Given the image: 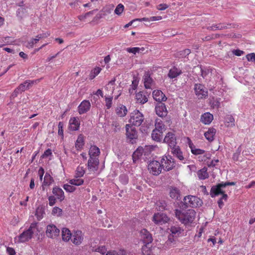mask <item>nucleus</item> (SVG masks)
Returning a JSON list of instances; mask_svg holds the SVG:
<instances>
[{
    "label": "nucleus",
    "instance_id": "obj_1",
    "mask_svg": "<svg viewBox=\"0 0 255 255\" xmlns=\"http://www.w3.org/2000/svg\"><path fill=\"white\" fill-rule=\"evenodd\" d=\"M235 185L234 182H222L212 187L210 192V195L212 197H215L220 194L222 195V197L218 201L220 208H222L224 205L223 200L226 201L227 200L228 196L225 193L230 191L228 187L230 185Z\"/></svg>",
    "mask_w": 255,
    "mask_h": 255
},
{
    "label": "nucleus",
    "instance_id": "obj_2",
    "mask_svg": "<svg viewBox=\"0 0 255 255\" xmlns=\"http://www.w3.org/2000/svg\"><path fill=\"white\" fill-rule=\"evenodd\" d=\"M176 217L183 224L188 225L192 223L196 217V212L193 209H189L185 212L176 209L175 210Z\"/></svg>",
    "mask_w": 255,
    "mask_h": 255
},
{
    "label": "nucleus",
    "instance_id": "obj_3",
    "mask_svg": "<svg viewBox=\"0 0 255 255\" xmlns=\"http://www.w3.org/2000/svg\"><path fill=\"white\" fill-rule=\"evenodd\" d=\"M37 231V224L35 223H32L28 230L23 232L18 237V242L24 243L28 241Z\"/></svg>",
    "mask_w": 255,
    "mask_h": 255
},
{
    "label": "nucleus",
    "instance_id": "obj_4",
    "mask_svg": "<svg viewBox=\"0 0 255 255\" xmlns=\"http://www.w3.org/2000/svg\"><path fill=\"white\" fill-rule=\"evenodd\" d=\"M144 120L143 115L138 110H135L130 113L128 122L131 126L139 127L143 122Z\"/></svg>",
    "mask_w": 255,
    "mask_h": 255
},
{
    "label": "nucleus",
    "instance_id": "obj_5",
    "mask_svg": "<svg viewBox=\"0 0 255 255\" xmlns=\"http://www.w3.org/2000/svg\"><path fill=\"white\" fill-rule=\"evenodd\" d=\"M183 203L186 207L196 208L201 206L203 202L200 198L196 196L188 195L184 198Z\"/></svg>",
    "mask_w": 255,
    "mask_h": 255
},
{
    "label": "nucleus",
    "instance_id": "obj_6",
    "mask_svg": "<svg viewBox=\"0 0 255 255\" xmlns=\"http://www.w3.org/2000/svg\"><path fill=\"white\" fill-rule=\"evenodd\" d=\"M162 169L165 171H169L175 167L174 159L170 156H164L160 160Z\"/></svg>",
    "mask_w": 255,
    "mask_h": 255
},
{
    "label": "nucleus",
    "instance_id": "obj_7",
    "mask_svg": "<svg viewBox=\"0 0 255 255\" xmlns=\"http://www.w3.org/2000/svg\"><path fill=\"white\" fill-rule=\"evenodd\" d=\"M162 169L161 162L152 160L148 165V169L153 175H158L161 173Z\"/></svg>",
    "mask_w": 255,
    "mask_h": 255
},
{
    "label": "nucleus",
    "instance_id": "obj_8",
    "mask_svg": "<svg viewBox=\"0 0 255 255\" xmlns=\"http://www.w3.org/2000/svg\"><path fill=\"white\" fill-rule=\"evenodd\" d=\"M169 218L165 214L157 213L154 214L152 217V221L156 225H162L167 223L169 221Z\"/></svg>",
    "mask_w": 255,
    "mask_h": 255
},
{
    "label": "nucleus",
    "instance_id": "obj_9",
    "mask_svg": "<svg viewBox=\"0 0 255 255\" xmlns=\"http://www.w3.org/2000/svg\"><path fill=\"white\" fill-rule=\"evenodd\" d=\"M126 136L128 139L130 141L137 138V131L135 127L130 124H127L126 126Z\"/></svg>",
    "mask_w": 255,
    "mask_h": 255
},
{
    "label": "nucleus",
    "instance_id": "obj_10",
    "mask_svg": "<svg viewBox=\"0 0 255 255\" xmlns=\"http://www.w3.org/2000/svg\"><path fill=\"white\" fill-rule=\"evenodd\" d=\"M148 151L147 147L145 148H143L141 147H138L132 154L133 162L136 163L138 159L143 158V155L144 156L146 154L148 155Z\"/></svg>",
    "mask_w": 255,
    "mask_h": 255
},
{
    "label": "nucleus",
    "instance_id": "obj_11",
    "mask_svg": "<svg viewBox=\"0 0 255 255\" xmlns=\"http://www.w3.org/2000/svg\"><path fill=\"white\" fill-rule=\"evenodd\" d=\"M194 89L196 95L199 99L205 98L208 96V91L204 85L200 84H196L194 85Z\"/></svg>",
    "mask_w": 255,
    "mask_h": 255
},
{
    "label": "nucleus",
    "instance_id": "obj_12",
    "mask_svg": "<svg viewBox=\"0 0 255 255\" xmlns=\"http://www.w3.org/2000/svg\"><path fill=\"white\" fill-rule=\"evenodd\" d=\"M164 142L166 143L170 148L177 146L176 136L174 132H168L164 138Z\"/></svg>",
    "mask_w": 255,
    "mask_h": 255
},
{
    "label": "nucleus",
    "instance_id": "obj_13",
    "mask_svg": "<svg viewBox=\"0 0 255 255\" xmlns=\"http://www.w3.org/2000/svg\"><path fill=\"white\" fill-rule=\"evenodd\" d=\"M60 233L59 230L54 225H49L47 226L46 236L50 238H55Z\"/></svg>",
    "mask_w": 255,
    "mask_h": 255
},
{
    "label": "nucleus",
    "instance_id": "obj_14",
    "mask_svg": "<svg viewBox=\"0 0 255 255\" xmlns=\"http://www.w3.org/2000/svg\"><path fill=\"white\" fill-rule=\"evenodd\" d=\"M156 114L160 117H165L167 115V111L165 104L160 102L158 103L155 108Z\"/></svg>",
    "mask_w": 255,
    "mask_h": 255
},
{
    "label": "nucleus",
    "instance_id": "obj_15",
    "mask_svg": "<svg viewBox=\"0 0 255 255\" xmlns=\"http://www.w3.org/2000/svg\"><path fill=\"white\" fill-rule=\"evenodd\" d=\"M72 243L75 245H80L83 240V235L81 231L77 230L73 233L71 239Z\"/></svg>",
    "mask_w": 255,
    "mask_h": 255
},
{
    "label": "nucleus",
    "instance_id": "obj_16",
    "mask_svg": "<svg viewBox=\"0 0 255 255\" xmlns=\"http://www.w3.org/2000/svg\"><path fill=\"white\" fill-rule=\"evenodd\" d=\"M153 99L158 103L166 101L167 98L163 93L159 90H154L152 92Z\"/></svg>",
    "mask_w": 255,
    "mask_h": 255
},
{
    "label": "nucleus",
    "instance_id": "obj_17",
    "mask_svg": "<svg viewBox=\"0 0 255 255\" xmlns=\"http://www.w3.org/2000/svg\"><path fill=\"white\" fill-rule=\"evenodd\" d=\"M141 237L143 242L146 245L151 243L152 241V238L150 233L146 229H142L140 232Z\"/></svg>",
    "mask_w": 255,
    "mask_h": 255
},
{
    "label": "nucleus",
    "instance_id": "obj_18",
    "mask_svg": "<svg viewBox=\"0 0 255 255\" xmlns=\"http://www.w3.org/2000/svg\"><path fill=\"white\" fill-rule=\"evenodd\" d=\"M91 104L89 101H83L78 107V112L80 115L87 113L90 109Z\"/></svg>",
    "mask_w": 255,
    "mask_h": 255
},
{
    "label": "nucleus",
    "instance_id": "obj_19",
    "mask_svg": "<svg viewBox=\"0 0 255 255\" xmlns=\"http://www.w3.org/2000/svg\"><path fill=\"white\" fill-rule=\"evenodd\" d=\"M80 121L76 117L71 118L69 120V129L72 131H76L79 129L80 127Z\"/></svg>",
    "mask_w": 255,
    "mask_h": 255
},
{
    "label": "nucleus",
    "instance_id": "obj_20",
    "mask_svg": "<svg viewBox=\"0 0 255 255\" xmlns=\"http://www.w3.org/2000/svg\"><path fill=\"white\" fill-rule=\"evenodd\" d=\"M52 193L56 197V198L60 202L63 201L65 199L64 191L59 187H54L52 189Z\"/></svg>",
    "mask_w": 255,
    "mask_h": 255
},
{
    "label": "nucleus",
    "instance_id": "obj_21",
    "mask_svg": "<svg viewBox=\"0 0 255 255\" xmlns=\"http://www.w3.org/2000/svg\"><path fill=\"white\" fill-rule=\"evenodd\" d=\"M49 35V33H44L37 35L35 38H32L29 42H28L27 47L28 48H32L33 45L36 43L40 39L46 38Z\"/></svg>",
    "mask_w": 255,
    "mask_h": 255
},
{
    "label": "nucleus",
    "instance_id": "obj_22",
    "mask_svg": "<svg viewBox=\"0 0 255 255\" xmlns=\"http://www.w3.org/2000/svg\"><path fill=\"white\" fill-rule=\"evenodd\" d=\"M99 164L98 158H89L88 161V169L92 171H94L97 170L98 165Z\"/></svg>",
    "mask_w": 255,
    "mask_h": 255
},
{
    "label": "nucleus",
    "instance_id": "obj_23",
    "mask_svg": "<svg viewBox=\"0 0 255 255\" xmlns=\"http://www.w3.org/2000/svg\"><path fill=\"white\" fill-rule=\"evenodd\" d=\"M171 152L174 156H176L180 161L184 160L183 153L179 146H176L171 148Z\"/></svg>",
    "mask_w": 255,
    "mask_h": 255
},
{
    "label": "nucleus",
    "instance_id": "obj_24",
    "mask_svg": "<svg viewBox=\"0 0 255 255\" xmlns=\"http://www.w3.org/2000/svg\"><path fill=\"white\" fill-rule=\"evenodd\" d=\"M231 25V23H219L218 24H213L211 26H208L207 29L209 30L214 31L216 30H222L229 28L228 26Z\"/></svg>",
    "mask_w": 255,
    "mask_h": 255
},
{
    "label": "nucleus",
    "instance_id": "obj_25",
    "mask_svg": "<svg viewBox=\"0 0 255 255\" xmlns=\"http://www.w3.org/2000/svg\"><path fill=\"white\" fill-rule=\"evenodd\" d=\"M100 153V149L96 145L91 146L89 151L90 158H98Z\"/></svg>",
    "mask_w": 255,
    "mask_h": 255
},
{
    "label": "nucleus",
    "instance_id": "obj_26",
    "mask_svg": "<svg viewBox=\"0 0 255 255\" xmlns=\"http://www.w3.org/2000/svg\"><path fill=\"white\" fill-rule=\"evenodd\" d=\"M213 120V116L209 113H204L201 117V121L206 125L210 124Z\"/></svg>",
    "mask_w": 255,
    "mask_h": 255
},
{
    "label": "nucleus",
    "instance_id": "obj_27",
    "mask_svg": "<svg viewBox=\"0 0 255 255\" xmlns=\"http://www.w3.org/2000/svg\"><path fill=\"white\" fill-rule=\"evenodd\" d=\"M62 240L67 242L71 240L72 238V234L71 231L68 228H63L62 230Z\"/></svg>",
    "mask_w": 255,
    "mask_h": 255
},
{
    "label": "nucleus",
    "instance_id": "obj_28",
    "mask_svg": "<svg viewBox=\"0 0 255 255\" xmlns=\"http://www.w3.org/2000/svg\"><path fill=\"white\" fill-rule=\"evenodd\" d=\"M216 132V129L213 128H209L207 131L204 133L206 138L209 141L214 140V136Z\"/></svg>",
    "mask_w": 255,
    "mask_h": 255
},
{
    "label": "nucleus",
    "instance_id": "obj_29",
    "mask_svg": "<svg viewBox=\"0 0 255 255\" xmlns=\"http://www.w3.org/2000/svg\"><path fill=\"white\" fill-rule=\"evenodd\" d=\"M81 176H74V178L69 180V183L75 186H80L84 183V180L81 178Z\"/></svg>",
    "mask_w": 255,
    "mask_h": 255
},
{
    "label": "nucleus",
    "instance_id": "obj_30",
    "mask_svg": "<svg viewBox=\"0 0 255 255\" xmlns=\"http://www.w3.org/2000/svg\"><path fill=\"white\" fill-rule=\"evenodd\" d=\"M135 99L137 102L141 104H144L147 102V98L144 95L142 92H139L136 94Z\"/></svg>",
    "mask_w": 255,
    "mask_h": 255
},
{
    "label": "nucleus",
    "instance_id": "obj_31",
    "mask_svg": "<svg viewBox=\"0 0 255 255\" xmlns=\"http://www.w3.org/2000/svg\"><path fill=\"white\" fill-rule=\"evenodd\" d=\"M33 83V81L30 80H26L23 83H21L17 87L20 92H24L25 90L28 89Z\"/></svg>",
    "mask_w": 255,
    "mask_h": 255
},
{
    "label": "nucleus",
    "instance_id": "obj_32",
    "mask_svg": "<svg viewBox=\"0 0 255 255\" xmlns=\"http://www.w3.org/2000/svg\"><path fill=\"white\" fill-rule=\"evenodd\" d=\"M163 132L159 130H153L151 133V137L153 140L156 141H160L162 138Z\"/></svg>",
    "mask_w": 255,
    "mask_h": 255
},
{
    "label": "nucleus",
    "instance_id": "obj_33",
    "mask_svg": "<svg viewBox=\"0 0 255 255\" xmlns=\"http://www.w3.org/2000/svg\"><path fill=\"white\" fill-rule=\"evenodd\" d=\"M181 74V71L180 70L178 69L176 67H173L169 70L168 76L169 78L173 79L177 77Z\"/></svg>",
    "mask_w": 255,
    "mask_h": 255
},
{
    "label": "nucleus",
    "instance_id": "obj_34",
    "mask_svg": "<svg viewBox=\"0 0 255 255\" xmlns=\"http://www.w3.org/2000/svg\"><path fill=\"white\" fill-rule=\"evenodd\" d=\"M169 195L172 199L178 200L180 195V191L177 188L172 187L170 189Z\"/></svg>",
    "mask_w": 255,
    "mask_h": 255
},
{
    "label": "nucleus",
    "instance_id": "obj_35",
    "mask_svg": "<svg viewBox=\"0 0 255 255\" xmlns=\"http://www.w3.org/2000/svg\"><path fill=\"white\" fill-rule=\"evenodd\" d=\"M128 112V110L126 106L121 105L116 110V113L121 117H125Z\"/></svg>",
    "mask_w": 255,
    "mask_h": 255
},
{
    "label": "nucleus",
    "instance_id": "obj_36",
    "mask_svg": "<svg viewBox=\"0 0 255 255\" xmlns=\"http://www.w3.org/2000/svg\"><path fill=\"white\" fill-rule=\"evenodd\" d=\"M143 79L145 88L146 89L151 88V85L153 80L150 76L148 74H147L144 75Z\"/></svg>",
    "mask_w": 255,
    "mask_h": 255
},
{
    "label": "nucleus",
    "instance_id": "obj_37",
    "mask_svg": "<svg viewBox=\"0 0 255 255\" xmlns=\"http://www.w3.org/2000/svg\"><path fill=\"white\" fill-rule=\"evenodd\" d=\"M44 214V209L41 206L38 207L36 210L35 214V215L36 216L37 219L38 220L42 219Z\"/></svg>",
    "mask_w": 255,
    "mask_h": 255
},
{
    "label": "nucleus",
    "instance_id": "obj_38",
    "mask_svg": "<svg viewBox=\"0 0 255 255\" xmlns=\"http://www.w3.org/2000/svg\"><path fill=\"white\" fill-rule=\"evenodd\" d=\"M84 144L83 136L80 134L78 136L75 143V147L77 149H81Z\"/></svg>",
    "mask_w": 255,
    "mask_h": 255
},
{
    "label": "nucleus",
    "instance_id": "obj_39",
    "mask_svg": "<svg viewBox=\"0 0 255 255\" xmlns=\"http://www.w3.org/2000/svg\"><path fill=\"white\" fill-rule=\"evenodd\" d=\"M155 127V128L154 130H159V131L163 132V131L165 129V126L162 123V122L159 119L156 120Z\"/></svg>",
    "mask_w": 255,
    "mask_h": 255
},
{
    "label": "nucleus",
    "instance_id": "obj_40",
    "mask_svg": "<svg viewBox=\"0 0 255 255\" xmlns=\"http://www.w3.org/2000/svg\"><path fill=\"white\" fill-rule=\"evenodd\" d=\"M170 232L173 236H179L183 231L179 226H172L170 228Z\"/></svg>",
    "mask_w": 255,
    "mask_h": 255
},
{
    "label": "nucleus",
    "instance_id": "obj_41",
    "mask_svg": "<svg viewBox=\"0 0 255 255\" xmlns=\"http://www.w3.org/2000/svg\"><path fill=\"white\" fill-rule=\"evenodd\" d=\"M175 240L173 237H169L168 240L165 243V247L170 248L174 247Z\"/></svg>",
    "mask_w": 255,
    "mask_h": 255
},
{
    "label": "nucleus",
    "instance_id": "obj_42",
    "mask_svg": "<svg viewBox=\"0 0 255 255\" xmlns=\"http://www.w3.org/2000/svg\"><path fill=\"white\" fill-rule=\"evenodd\" d=\"M220 98L216 99L213 98L212 100L210 101V104L211 107L213 108L218 109L220 106Z\"/></svg>",
    "mask_w": 255,
    "mask_h": 255
},
{
    "label": "nucleus",
    "instance_id": "obj_43",
    "mask_svg": "<svg viewBox=\"0 0 255 255\" xmlns=\"http://www.w3.org/2000/svg\"><path fill=\"white\" fill-rule=\"evenodd\" d=\"M63 187L66 190V191L70 193L73 192L76 189L75 186L69 184V183L64 184Z\"/></svg>",
    "mask_w": 255,
    "mask_h": 255
},
{
    "label": "nucleus",
    "instance_id": "obj_44",
    "mask_svg": "<svg viewBox=\"0 0 255 255\" xmlns=\"http://www.w3.org/2000/svg\"><path fill=\"white\" fill-rule=\"evenodd\" d=\"M54 182L52 176H44L43 184L45 186H49Z\"/></svg>",
    "mask_w": 255,
    "mask_h": 255
},
{
    "label": "nucleus",
    "instance_id": "obj_45",
    "mask_svg": "<svg viewBox=\"0 0 255 255\" xmlns=\"http://www.w3.org/2000/svg\"><path fill=\"white\" fill-rule=\"evenodd\" d=\"M157 208L158 210L161 211L165 210L166 208V203L164 201H159L156 203Z\"/></svg>",
    "mask_w": 255,
    "mask_h": 255
},
{
    "label": "nucleus",
    "instance_id": "obj_46",
    "mask_svg": "<svg viewBox=\"0 0 255 255\" xmlns=\"http://www.w3.org/2000/svg\"><path fill=\"white\" fill-rule=\"evenodd\" d=\"M112 127L115 132H118L120 130L121 126L118 121H113L112 124Z\"/></svg>",
    "mask_w": 255,
    "mask_h": 255
},
{
    "label": "nucleus",
    "instance_id": "obj_47",
    "mask_svg": "<svg viewBox=\"0 0 255 255\" xmlns=\"http://www.w3.org/2000/svg\"><path fill=\"white\" fill-rule=\"evenodd\" d=\"M191 152L194 155H201L205 153V150L197 148L195 146L193 147V149L191 150Z\"/></svg>",
    "mask_w": 255,
    "mask_h": 255
},
{
    "label": "nucleus",
    "instance_id": "obj_48",
    "mask_svg": "<svg viewBox=\"0 0 255 255\" xmlns=\"http://www.w3.org/2000/svg\"><path fill=\"white\" fill-rule=\"evenodd\" d=\"M124 9V6L122 4H119L115 10V13L117 15H121Z\"/></svg>",
    "mask_w": 255,
    "mask_h": 255
},
{
    "label": "nucleus",
    "instance_id": "obj_49",
    "mask_svg": "<svg viewBox=\"0 0 255 255\" xmlns=\"http://www.w3.org/2000/svg\"><path fill=\"white\" fill-rule=\"evenodd\" d=\"M62 210L57 207H55L53 208L52 212V215L57 216H60L62 215Z\"/></svg>",
    "mask_w": 255,
    "mask_h": 255
},
{
    "label": "nucleus",
    "instance_id": "obj_50",
    "mask_svg": "<svg viewBox=\"0 0 255 255\" xmlns=\"http://www.w3.org/2000/svg\"><path fill=\"white\" fill-rule=\"evenodd\" d=\"M197 69L200 70L201 72V75L203 78H206L207 75L210 73L209 69H203L201 67H197Z\"/></svg>",
    "mask_w": 255,
    "mask_h": 255
},
{
    "label": "nucleus",
    "instance_id": "obj_51",
    "mask_svg": "<svg viewBox=\"0 0 255 255\" xmlns=\"http://www.w3.org/2000/svg\"><path fill=\"white\" fill-rule=\"evenodd\" d=\"M140 50H142V51L144 50V48H142L141 49L139 48V47H132V48H127V51L129 53H132L133 54H135L136 53L139 52V51Z\"/></svg>",
    "mask_w": 255,
    "mask_h": 255
},
{
    "label": "nucleus",
    "instance_id": "obj_52",
    "mask_svg": "<svg viewBox=\"0 0 255 255\" xmlns=\"http://www.w3.org/2000/svg\"><path fill=\"white\" fill-rule=\"evenodd\" d=\"M142 253L144 255H152L151 250L146 245L142 248Z\"/></svg>",
    "mask_w": 255,
    "mask_h": 255
},
{
    "label": "nucleus",
    "instance_id": "obj_53",
    "mask_svg": "<svg viewBox=\"0 0 255 255\" xmlns=\"http://www.w3.org/2000/svg\"><path fill=\"white\" fill-rule=\"evenodd\" d=\"M112 99L113 97L106 98V106L107 109H109L111 107L112 104Z\"/></svg>",
    "mask_w": 255,
    "mask_h": 255
},
{
    "label": "nucleus",
    "instance_id": "obj_54",
    "mask_svg": "<svg viewBox=\"0 0 255 255\" xmlns=\"http://www.w3.org/2000/svg\"><path fill=\"white\" fill-rule=\"evenodd\" d=\"M247 59L249 61L254 62L255 63V54L253 53L247 54L246 56Z\"/></svg>",
    "mask_w": 255,
    "mask_h": 255
},
{
    "label": "nucleus",
    "instance_id": "obj_55",
    "mask_svg": "<svg viewBox=\"0 0 255 255\" xmlns=\"http://www.w3.org/2000/svg\"><path fill=\"white\" fill-rule=\"evenodd\" d=\"M147 19H148V18H146V17H143V18H141V19H138V18H137V19H134V20H133L130 21L128 23V24H126V25H125V28H127V27H129V26L131 25L132 23L134 21H136V20H139V21H142H142H146Z\"/></svg>",
    "mask_w": 255,
    "mask_h": 255
},
{
    "label": "nucleus",
    "instance_id": "obj_56",
    "mask_svg": "<svg viewBox=\"0 0 255 255\" xmlns=\"http://www.w3.org/2000/svg\"><path fill=\"white\" fill-rule=\"evenodd\" d=\"M56 198L53 196H50L48 197L49 205L50 206H53L56 203Z\"/></svg>",
    "mask_w": 255,
    "mask_h": 255
},
{
    "label": "nucleus",
    "instance_id": "obj_57",
    "mask_svg": "<svg viewBox=\"0 0 255 255\" xmlns=\"http://www.w3.org/2000/svg\"><path fill=\"white\" fill-rule=\"evenodd\" d=\"M76 171L77 172V175H84L85 173L84 168L82 166H78L77 168Z\"/></svg>",
    "mask_w": 255,
    "mask_h": 255
},
{
    "label": "nucleus",
    "instance_id": "obj_58",
    "mask_svg": "<svg viewBox=\"0 0 255 255\" xmlns=\"http://www.w3.org/2000/svg\"><path fill=\"white\" fill-rule=\"evenodd\" d=\"M191 53V51L189 49H186L182 51H180V55L182 57H186Z\"/></svg>",
    "mask_w": 255,
    "mask_h": 255
},
{
    "label": "nucleus",
    "instance_id": "obj_59",
    "mask_svg": "<svg viewBox=\"0 0 255 255\" xmlns=\"http://www.w3.org/2000/svg\"><path fill=\"white\" fill-rule=\"evenodd\" d=\"M63 123L61 122L58 124V134L60 135L63 136Z\"/></svg>",
    "mask_w": 255,
    "mask_h": 255
},
{
    "label": "nucleus",
    "instance_id": "obj_60",
    "mask_svg": "<svg viewBox=\"0 0 255 255\" xmlns=\"http://www.w3.org/2000/svg\"><path fill=\"white\" fill-rule=\"evenodd\" d=\"M52 154L51 150L49 148L45 150L44 153L41 155V158H44Z\"/></svg>",
    "mask_w": 255,
    "mask_h": 255
},
{
    "label": "nucleus",
    "instance_id": "obj_61",
    "mask_svg": "<svg viewBox=\"0 0 255 255\" xmlns=\"http://www.w3.org/2000/svg\"><path fill=\"white\" fill-rule=\"evenodd\" d=\"M106 249L105 246H101L96 249L95 251L101 253L102 255H104L106 252Z\"/></svg>",
    "mask_w": 255,
    "mask_h": 255
},
{
    "label": "nucleus",
    "instance_id": "obj_62",
    "mask_svg": "<svg viewBox=\"0 0 255 255\" xmlns=\"http://www.w3.org/2000/svg\"><path fill=\"white\" fill-rule=\"evenodd\" d=\"M22 92H20V91L19 90V89H18V88H16L14 91L13 92V93H12L11 95V99H14L15 98V97H16L20 93H21Z\"/></svg>",
    "mask_w": 255,
    "mask_h": 255
},
{
    "label": "nucleus",
    "instance_id": "obj_63",
    "mask_svg": "<svg viewBox=\"0 0 255 255\" xmlns=\"http://www.w3.org/2000/svg\"><path fill=\"white\" fill-rule=\"evenodd\" d=\"M233 53L238 56H240L244 54V52L239 49L234 50L232 51Z\"/></svg>",
    "mask_w": 255,
    "mask_h": 255
},
{
    "label": "nucleus",
    "instance_id": "obj_64",
    "mask_svg": "<svg viewBox=\"0 0 255 255\" xmlns=\"http://www.w3.org/2000/svg\"><path fill=\"white\" fill-rule=\"evenodd\" d=\"M6 252L8 255H14L15 254L14 250L13 248L10 247H7L6 248Z\"/></svg>",
    "mask_w": 255,
    "mask_h": 255
}]
</instances>
